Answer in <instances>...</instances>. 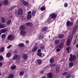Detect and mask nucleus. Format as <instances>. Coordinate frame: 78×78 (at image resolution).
Listing matches in <instances>:
<instances>
[{"label": "nucleus", "mask_w": 78, "mask_h": 78, "mask_svg": "<svg viewBox=\"0 0 78 78\" xmlns=\"http://www.w3.org/2000/svg\"><path fill=\"white\" fill-rule=\"evenodd\" d=\"M61 50V49H60L59 48H58L56 49V51H60Z\"/></svg>", "instance_id": "nucleus-50"}, {"label": "nucleus", "mask_w": 78, "mask_h": 78, "mask_svg": "<svg viewBox=\"0 0 78 78\" xmlns=\"http://www.w3.org/2000/svg\"><path fill=\"white\" fill-rule=\"evenodd\" d=\"M72 39H73V35H70L69 36L66 43L67 45H70V43L72 41Z\"/></svg>", "instance_id": "nucleus-1"}, {"label": "nucleus", "mask_w": 78, "mask_h": 78, "mask_svg": "<svg viewBox=\"0 0 78 78\" xmlns=\"http://www.w3.org/2000/svg\"><path fill=\"white\" fill-rule=\"evenodd\" d=\"M20 30H24L25 29V27L23 25H22L20 27Z\"/></svg>", "instance_id": "nucleus-16"}, {"label": "nucleus", "mask_w": 78, "mask_h": 78, "mask_svg": "<svg viewBox=\"0 0 78 78\" xmlns=\"http://www.w3.org/2000/svg\"><path fill=\"white\" fill-rule=\"evenodd\" d=\"M11 52H8L7 53L6 56L7 57H10L11 56Z\"/></svg>", "instance_id": "nucleus-34"}, {"label": "nucleus", "mask_w": 78, "mask_h": 78, "mask_svg": "<svg viewBox=\"0 0 78 78\" xmlns=\"http://www.w3.org/2000/svg\"><path fill=\"white\" fill-rule=\"evenodd\" d=\"M64 6L65 7H67L68 6V5H67V3H65L64 5Z\"/></svg>", "instance_id": "nucleus-47"}, {"label": "nucleus", "mask_w": 78, "mask_h": 78, "mask_svg": "<svg viewBox=\"0 0 78 78\" xmlns=\"http://www.w3.org/2000/svg\"><path fill=\"white\" fill-rule=\"evenodd\" d=\"M7 39L9 41V40L11 41H12L14 39V36L12 35H9L7 37Z\"/></svg>", "instance_id": "nucleus-3"}, {"label": "nucleus", "mask_w": 78, "mask_h": 78, "mask_svg": "<svg viewBox=\"0 0 78 78\" xmlns=\"http://www.w3.org/2000/svg\"><path fill=\"white\" fill-rule=\"evenodd\" d=\"M11 47H12V45H9L7 47V49H9V48H11Z\"/></svg>", "instance_id": "nucleus-45"}, {"label": "nucleus", "mask_w": 78, "mask_h": 78, "mask_svg": "<svg viewBox=\"0 0 78 78\" xmlns=\"http://www.w3.org/2000/svg\"><path fill=\"white\" fill-rule=\"evenodd\" d=\"M57 37H55V38H57Z\"/></svg>", "instance_id": "nucleus-64"}, {"label": "nucleus", "mask_w": 78, "mask_h": 78, "mask_svg": "<svg viewBox=\"0 0 78 78\" xmlns=\"http://www.w3.org/2000/svg\"><path fill=\"white\" fill-rule=\"evenodd\" d=\"M71 78H75V76L73 75H71Z\"/></svg>", "instance_id": "nucleus-56"}, {"label": "nucleus", "mask_w": 78, "mask_h": 78, "mask_svg": "<svg viewBox=\"0 0 78 78\" xmlns=\"http://www.w3.org/2000/svg\"><path fill=\"white\" fill-rule=\"evenodd\" d=\"M16 66H11V69H12V70L16 69Z\"/></svg>", "instance_id": "nucleus-44"}, {"label": "nucleus", "mask_w": 78, "mask_h": 78, "mask_svg": "<svg viewBox=\"0 0 78 78\" xmlns=\"http://www.w3.org/2000/svg\"><path fill=\"white\" fill-rule=\"evenodd\" d=\"M23 59H24V60L28 59V55H27V54H23Z\"/></svg>", "instance_id": "nucleus-14"}, {"label": "nucleus", "mask_w": 78, "mask_h": 78, "mask_svg": "<svg viewBox=\"0 0 78 78\" xmlns=\"http://www.w3.org/2000/svg\"><path fill=\"white\" fill-rule=\"evenodd\" d=\"M70 74H68L66 76V78H69L70 77Z\"/></svg>", "instance_id": "nucleus-37"}, {"label": "nucleus", "mask_w": 78, "mask_h": 78, "mask_svg": "<svg viewBox=\"0 0 78 78\" xmlns=\"http://www.w3.org/2000/svg\"><path fill=\"white\" fill-rule=\"evenodd\" d=\"M14 8H11V9H13Z\"/></svg>", "instance_id": "nucleus-62"}, {"label": "nucleus", "mask_w": 78, "mask_h": 78, "mask_svg": "<svg viewBox=\"0 0 78 78\" xmlns=\"http://www.w3.org/2000/svg\"><path fill=\"white\" fill-rule=\"evenodd\" d=\"M20 34L22 36H25L26 35V32L24 31H21L20 32Z\"/></svg>", "instance_id": "nucleus-11"}, {"label": "nucleus", "mask_w": 78, "mask_h": 78, "mask_svg": "<svg viewBox=\"0 0 78 78\" xmlns=\"http://www.w3.org/2000/svg\"><path fill=\"white\" fill-rule=\"evenodd\" d=\"M1 21L2 23H5V22H6V20H5V18L2 17L1 18Z\"/></svg>", "instance_id": "nucleus-23"}, {"label": "nucleus", "mask_w": 78, "mask_h": 78, "mask_svg": "<svg viewBox=\"0 0 78 78\" xmlns=\"http://www.w3.org/2000/svg\"><path fill=\"white\" fill-rule=\"evenodd\" d=\"M26 25L28 26V27H33V23H26Z\"/></svg>", "instance_id": "nucleus-13"}, {"label": "nucleus", "mask_w": 78, "mask_h": 78, "mask_svg": "<svg viewBox=\"0 0 78 78\" xmlns=\"http://www.w3.org/2000/svg\"><path fill=\"white\" fill-rule=\"evenodd\" d=\"M37 55L38 56H40V57H42V53H41V52L37 53Z\"/></svg>", "instance_id": "nucleus-35"}, {"label": "nucleus", "mask_w": 78, "mask_h": 78, "mask_svg": "<svg viewBox=\"0 0 78 78\" xmlns=\"http://www.w3.org/2000/svg\"><path fill=\"white\" fill-rule=\"evenodd\" d=\"M40 48L42 50H45V46L44 45H42L40 47Z\"/></svg>", "instance_id": "nucleus-17"}, {"label": "nucleus", "mask_w": 78, "mask_h": 78, "mask_svg": "<svg viewBox=\"0 0 78 78\" xmlns=\"http://www.w3.org/2000/svg\"><path fill=\"white\" fill-rule=\"evenodd\" d=\"M50 62H51V63H53L54 62V59L53 58L50 59Z\"/></svg>", "instance_id": "nucleus-32"}, {"label": "nucleus", "mask_w": 78, "mask_h": 78, "mask_svg": "<svg viewBox=\"0 0 78 78\" xmlns=\"http://www.w3.org/2000/svg\"><path fill=\"white\" fill-rule=\"evenodd\" d=\"M8 30V28H4L0 30V33H4L5 32H6Z\"/></svg>", "instance_id": "nucleus-8"}, {"label": "nucleus", "mask_w": 78, "mask_h": 78, "mask_svg": "<svg viewBox=\"0 0 78 78\" xmlns=\"http://www.w3.org/2000/svg\"><path fill=\"white\" fill-rule=\"evenodd\" d=\"M69 49H70V47H67L66 48V51H69Z\"/></svg>", "instance_id": "nucleus-52"}, {"label": "nucleus", "mask_w": 78, "mask_h": 78, "mask_svg": "<svg viewBox=\"0 0 78 78\" xmlns=\"http://www.w3.org/2000/svg\"><path fill=\"white\" fill-rule=\"evenodd\" d=\"M11 20H9L7 21L6 24L7 25H10V24L11 23Z\"/></svg>", "instance_id": "nucleus-22"}, {"label": "nucleus", "mask_w": 78, "mask_h": 78, "mask_svg": "<svg viewBox=\"0 0 78 78\" xmlns=\"http://www.w3.org/2000/svg\"><path fill=\"white\" fill-rule=\"evenodd\" d=\"M44 36H43V35L40 36L39 37V39H43L44 37Z\"/></svg>", "instance_id": "nucleus-41"}, {"label": "nucleus", "mask_w": 78, "mask_h": 78, "mask_svg": "<svg viewBox=\"0 0 78 78\" xmlns=\"http://www.w3.org/2000/svg\"><path fill=\"white\" fill-rule=\"evenodd\" d=\"M76 59V56L75 55H72V54L70 55V57L69 58V60L70 62H73Z\"/></svg>", "instance_id": "nucleus-2"}, {"label": "nucleus", "mask_w": 78, "mask_h": 78, "mask_svg": "<svg viewBox=\"0 0 78 78\" xmlns=\"http://www.w3.org/2000/svg\"><path fill=\"white\" fill-rule=\"evenodd\" d=\"M73 66V63L72 62L69 63V66H70V67H72Z\"/></svg>", "instance_id": "nucleus-38"}, {"label": "nucleus", "mask_w": 78, "mask_h": 78, "mask_svg": "<svg viewBox=\"0 0 78 78\" xmlns=\"http://www.w3.org/2000/svg\"><path fill=\"white\" fill-rule=\"evenodd\" d=\"M34 48L32 50V51L33 52H35V51H36L37 50V47L34 45Z\"/></svg>", "instance_id": "nucleus-9"}, {"label": "nucleus", "mask_w": 78, "mask_h": 78, "mask_svg": "<svg viewBox=\"0 0 78 78\" xmlns=\"http://www.w3.org/2000/svg\"><path fill=\"white\" fill-rule=\"evenodd\" d=\"M40 52H41V49H38L37 51L38 53H40Z\"/></svg>", "instance_id": "nucleus-49"}, {"label": "nucleus", "mask_w": 78, "mask_h": 78, "mask_svg": "<svg viewBox=\"0 0 78 78\" xmlns=\"http://www.w3.org/2000/svg\"><path fill=\"white\" fill-rule=\"evenodd\" d=\"M6 37V35L5 34H3L2 36V39H3V38H5Z\"/></svg>", "instance_id": "nucleus-40"}, {"label": "nucleus", "mask_w": 78, "mask_h": 78, "mask_svg": "<svg viewBox=\"0 0 78 78\" xmlns=\"http://www.w3.org/2000/svg\"><path fill=\"white\" fill-rule=\"evenodd\" d=\"M5 26L3 24H0V28H4Z\"/></svg>", "instance_id": "nucleus-43"}, {"label": "nucleus", "mask_w": 78, "mask_h": 78, "mask_svg": "<svg viewBox=\"0 0 78 78\" xmlns=\"http://www.w3.org/2000/svg\"><path fill=\"white\" fill-rule=\"evenodd\" d=\"M23 5H26V6H28L29 5V4L26 1H25L24 2H23Z\"/></svg>", "instance_id": "nucleus-20"}, {"label": "nucleus", "mask_w": 78, "mask_h": 78, "mask_svg": "<svg viewBox=\"0 0 78 78\" xmlns=\"http://www.w3.org/2000/svg\"><path fill=\"white\" fill-rule=\"evenodd\" d=\"M59 43V41L58 40H56L55 41V44L58 45Z\"/></svg>", "instance_id": "nucleus-28"}, {"label": "nucleus", "mask_w": 78, "mask_h": 78, "mask_svg": "<svg viewBox=\"0 0 78 78\" xmlns=\"http://www.w3.org/2000/svg\"><path fill=\"white\" fill-rule=\"evenodd\" d=\"M50 17H51L52 19H55L57 17V15L54 13H52L50 14Z\"/></svg>", "instance_id": "nucleus-5"}, {"label": "nucleus", "mask_w": 78, "mask_h": 78, "mask_svg": "<svg viewBox=\"0 0 78 78\" xmlns=\"http://www.w3.org/2000/svg\"><path fill=\"white\" fill-rule=\"evenodd\" d=\"M55 71L56 73H58L60 72V68L58 66L57 67L55 68Z\"/></svg>", "instance_id": "nucleus-12"}, {"label": "nucleus", "mask_w": 78, "mask_h": 78, "mask_svg": "<svg viewBox=\"0 0 78 78\" xmlns=\"http://www.w3.org/2000/svg\"><path fill=\"white\" fill-rule=\"evenodd\" d=\"M7 78H14V76L12 74H10L9 76Z\"/></svg>", "instance_id": "nucleus-30"}, {"label": "nucleus", "mask_w": 78, "mask_h": 78, "mask_svg": "<svg viewBox=\"0 0 78 78\" xmlns=\"http://www.w3.org/2000/svg\"><path fill=\"white\" fill-rule=\"evenodd\" d=\"M68 53H70V51H67Z\"/></svg>", "instance_id": "nucleus-61"}, {"label": "nucleus", "mask_w": 78, "mask_h": 78, "mask_svg": "<svg viewBox=\"0 0 78 78\" xmlns=\"http://www.w3.org/2000/svg\"><path fill=\"white\" fill-rule=\"evenodd\" d=\"M3 59V57L2 55L0 56V61H2Z\"/></svg>", "instance_id": "nucleus-42"}, {"label": "nucleus", "mask_w": 78, "mask_h": 78, "mask_svg": "<svg viewBox=\"0 0 78 78\" xmlns=\"http://www.w3.org/2000/svg\"><path fill=\"white\" fill-rule=\"evenodd\" d=\"M19 46L20 47H24V44L21 43L18 44Z\"/></svg>", "instance_id": "nucleus-19"}, {"label": "nucleus", "mask_w": 78, "mask_h": 78, "mask_svg": "<svg viewBox=\"0 0 78 78\" xmlns=\"http://www.w3.org/2000/svg\"><path fill=\"white\" fill-rule=\"evenodd\" d=\"M20 76H23L24 75V71H22L19 73Z\"/></svg>", "instance_id": "nucleus-25"}, {"label": "nucleus", "mask_w": 78, "mask_h": 78, "mask_svg": "<svg viewBox=\"0 0 78 78\" xmlns=\"http://www.w3.org/2000/svg\"><path fill=\"white\" fill-rule=\"evenodd\" d=\"M59 48H62V45H60L59 46Z\"/></svg>", "instance_id": "nucleus-58"}, {"label": "nucleus", "mask_w": 78, "mask_h": 78, "mask_svg": "<svg viewBox=\"0 0 78 78\" xmlns=\"http://www.w3.org/2000/svg\"><path fill=\"white\" fill-rule=\"evenodd\" d=\"M26 44H29V41L28 40H27L26 41Z\"/></svg>", "instance_id": "nucleus-54"}, {"label": "nucleus", "mask_w": 78, "mask_h": 78, "mask_svg": "<svg viewBox=\"0 0 78 78\" xmlns=\"http://www.w3.org/2000/svg\"><path fill=\"white\" fill-rule=\"evenodd\" d=\"M47 30V27H45L43 28H42L41 29L42 31L44 32V31H45Z\"/></svg>", "instance_id": "nucleus-29"}, {"label": "nucleus", "mask_w": 78, "mask_h": 78, "mask_svg": "<svg viewBox=\"0 0 78 78\" xmlns=\"http://www.w3.org/2000/svg\"><path fill=\"white\" fill-rule=\"evenodd\" d=\"M41 9L42 11H44V10H45V8L44 7H41Z\"/></svg>", "instance_id": "nucleus-46"}, {"label": "nucleus", "mask_w": 78, "mask_h": 78, "mask_svg": "<svg viewBox=\"0 0 78 78\" xmlns=\"http://www.w3.org/2000/svg\"><path fill=\"white\" fill-rule=\"evenodd\" d=\"M20 57H19V59H18V60H19V59H20Z\"/></svg>", "instance_id": "nucleus-63"}, {"label": "nucleus", "mask_w": 78, "mask_h": 78, "mask_svg": "<svg viewBox=\"0 0 78 78\" xmlns=\"http://www.w3.org/2000/svg\"><path fill=\"white\" fill-rule=\"evenodd\" d=\"M22 14H23V10L21 8L19 9L18 10V14L21 16Z\"/></svg>", "instance_id": "nucleus-6"}, {"label": "nucleus", "mask_w": 78, "mask_h": 78, "mask_svg": "<svg viewBox=\"0 0 78 78\" xmlns=\"http://www.w3.org/2000/svg\"><path fill=\"white\" fill-rule=\"evenodd\" d=\"M3 6V3L0 2V7H2Z\"/></svg>", "instance_id": "nucleus-53"}, {"label": "nucleus", "mask_w": 78, "mask_h": 78, "mask_svg": "<svg viewBox=\"0 0 78 78\" xmlns=\"http://www.w3.org/2000/svg\"><path fill=\"white\" fill-rule=\"evenodd\" d=\"M67 75V72H64L62 74V75Z\"/></svg>", "instance_id": "nucleus-39"}, {"label": "nucleus", "mask_w": 78, "mask_h": 78, "mask_svg": "<svg viewBox=\"0 0 78 78\" xmlns=\"http://www.w3.org/2000/svg\"><path fill=\"white\" fill-rule=\"evenodd\" d=\"M66 25H67V26H69L70 25V26L72 27L73 25V22H70L69 21H67L66 22Z\"/></svg>", "instance_id": "nucleus-7"}, {"label": "nucleus", "mask_w": 78, "mask_h": 78, "mask_svg": "<svg viewBox=\"0 0 78 78\" xmlns=\"http://www.w3.org/2000/svg\"><path fill=\"white\" fill-rule=\"evenodd\" d=\"M36 10L32 12V16H34L35 15H36Z\"/></svg>", "instance_id": "nucleus-26"}, {"label": "nucleus", "mask_w": 78, "mask_h": 78, "mask_svg": "<svg viewBox=\"0 0 78 78\" xmlns=\"http://www.w3.org/2000/svg\"><path fill=\"white\" fill-rule=\"evenodd\" d=\"M8 3H9V2L7 0H5L4 1V5H8Z\"/></svg>", "instance_id": "nucleus-18"}, {"label": "nucleus", "mask_w": 78, "mask_h": 78, "mask_svg": "<svg viewBox=\"0 0 78 78\" xmlns=\"http://www.w3.org/2000/svg\"><path fill=\"white\" fill-rule=\"evenodd\" d=\"M4 50H5V47H2L0 48V51L1 52H3V51H4Z\"/></svg>", "instance_id": "nucleus-27"}, {"label": "nucleus", "mask_w": 78, "mask_h": 78, "mask_svg": "<svg viewBox=\"0 0 78 78\" xmlns=\"http://www.w3.org/2000/svg\"><path fill=\"white\" fill-rule=\"evenodd\" d=\"M44 73V71L43 70H41L40 72V73H41V74H43Z\"/></svg>", "instance_id": "nucleus-48"}, {"label": "nucleus", "mask_w": 78, "mask_h": 78, "mask_svg": "<svg viewBox=\"0 0 78 78\" xmlns=\"http://www.w3.org/2000/svg\"><path fill=\"white\" fill-rule=\"evenodd\" d=\"M37 62H38V64L40 65V64H41L42 63V60L40 59H38L37 60Z\"/></svg>", "instance_id": "nucleus-31"}, {"label": "nucleus", "mask_w": 78, "mask_h": 78, "mask_svg": "<svg viewBox=\"0 0 78 78\" xmlns=\"http://www.w3.org/2000/svg\"><path fill=\"white\" fill-rule=\"evenodd\" d=\"M3 66V63L0 62V66Z\"/></svg>", "instance_id": "nucleus-55"}, {"label": "nucleus", "mask_w": 78, "mask_h": 78, "mask_svg": "<svg viewBox=\"0 0 78 78\" xmlns=\"http://www.w3.org/2000/svg\"><path fill=\"white\" fill-rule=\"evenodd\" d=\"M43 56H41V58H42V57H44V56H45V54H43Z\"/></svg>", "instance_id": "nucleus-59"}, {"label": "nucleus", "mask_w": 78, "mask_h": 78, "mask_svg": "<svg viewBox=\"0 0 78 78\" xmlns=\"http://www.w3.org/2000/svg\"><path fill=\"white\" fill-rule=\"evenodd\" d=\"M77 38V37H76L75 38V39L74 40V42H73V44H76V39Z\"/></svg>", "instance_id": "nucleus-36"}, {"label": "nucleus", "mask_w": 78, "mask_h": 78, "mask_svg": "<svg viewBox=\"0 0 78 78\" xmlns=\"http://www.w3.org/2000/svg\"><path fill=\"white\" fill-rule=\"evenodd\" d=\"M64 37V34H60L58 35V39H61V38H63Z\"/></svg>", "instance_id": "nucleus-10"}, {"label": "nucleus", "mask_w": 78, "mask_h": 78, "mask_svg": "<svg viewBox=\"0 0 78 78\" xmlns=\"http://www.w3.org/2000/svg\"><path fill=\"white\" fill-rule=\"evenodd\" d=\"M24 1H25V0H21V2H24Z\"/></svg>", "instance_id": "nucleus-60"}, {"label": "nucleus", "mask_w": 78, "mask_h": 78, "mask_svg": "<svg viewBox=\"0 0 78 78\" xmlns=\"http://www.w3.org/2000/svg\"><path fill=\"white\" fill-rule=\"evenodd\" d=\"M49 66H51V67H55V66H56V65L55 64H50Z\"/></svg>", "instance_id": "nucleus-33"}, {"label": "nucleus", "mask_w": 78, "mask_h": 78, "mask_svg": "<svg viewBox=\"0 0 78 78\" xmlns=\"http://www.w3.org/2000/svg\"><path fill=\"white\" fill-rule=\"evenodd\" d=\"M31 13V12L30 11H29L28 12V15H30V14Z\"/></svg>", "instance_id": "nucleus-51"}, {"label": "nucleus", "mask_w": 78, "mask_h": 78, "mask_svg": "<svg viewBox=\"0 0 78 78\" xmlns=\"http://www.w3.org/2000/svg\"><path fill=\"white\" fill-rule=\"evenodd\" d=\"M53 76L52 75V74L51 73H49L47 74V77L48 78H52V76Z\"/></svg>", "instance_id": "nucleus-15"}, {"label": "nucleus", "mask_w": 78, "mask_h": 78, "mask_svg": "<svg viewBox=\"0 0 78 78\" xmlns=\"http://www.w3.org/2000/svg\"><path fill=\"white\" fill-rule=\"evenodd\" d=\"M31 15H28L27 16V20H30V19H31Z\"/></svg>", "instance_id": "nucleus-24"}, {"label": "nucleus", "mask_w": 78, "mask_h": 78, "mask_svg": "<svg viewBox=\"0 0 78 78\" xmlns=\"http://www.w3.org/2000/svg\"><path fill=\"white\" fill-rule=\"evenodd\" d=\"M77 29H78V26L76 25L74 27L72 31V34L73 35L75 34L76 31V30H77Z\"/></svg>", "instance_id": "nucleus-4"}, {"label": "nucleus", "mask_w": 78, "mask_h": 78, "mask_svg": "<svg viewBox=\"0 0 78 78\" xmlns=\"http://www.w3.org/2000/svg\"><path fill=\"white\" fill-rule=\"evenodd\" d=\"M76 47L77 48H78V44H77L76 45Z\"/></svg>", "instance_id": "nucleus-57"}, {"label": "nucleus", "mask_w": 78, "mask_h": 78, "mask_svg": "<svg viewBox=\"0 0 78 78\" xmlns=\"http://www.w3.org/2000/svg\"><path fill=\"white\" fill-rule=\"evenodd\" d=\"M17 57H18V55H17V54L15 55L13 58V60L14 61V60H16V59H17Z\"/></svg>", "instance_id": "nucleus-21"}]
</instances>
